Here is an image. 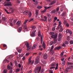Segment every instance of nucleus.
Listing matches in <instances>:
<instances>
[{
	"instance_id": "nucleus-45",
	"label": "nucleus",
	"mask_w": 73,
	"mask_h": 73,
	"mask_svg": "<svg viewBox=\"0 0 73 73\" xmlns=\"http://www.w3.org/2000/svg\"><path fill=\"white\" fill-rule=\"evenodd\" d=\"M66 26L67 27H69V24L68 23H66Z\"/></svg>"
},
{
	"instance_id": "nucleus-13",
	"label": "nucleus",
	"mask_w": 73,
	"mask_h": 73,
	"mask_svg": "<svg viewBox=\"0 0 73 73\" xmlns=\"http://www.w3.org/2000/svg\"><path fill=\"white\" fill-rule=\"evenodd\" d=\"M48 57V55L46 54H44V55H43V58L45 59H47Z\"/></svg>"
},
{
	"instance_id": "nucleus-9",
	"label": "nucleus",
	"mask_w": 73,
	"mask_h": 73,
	"mask_svg": "<svg viewBox=\"0 0 73 73\" xmlns=\"http://www.w3.org/2000/svg\"><path fill=\"white\" fill-rule=\"evenodd\" d=\"M54 48V46L52 45V46H51V49H50V51L49 52V53L50 54H53L54 53V51L53 50V49Z\"/></svg>"
},
{
	"instance_id": "nucleus-48",
	"label": "nucleus",
	"mask_w": 73,
	"mask_h": 73,
	"mask_svg": "<svg viewBox=\"0 0 73 73\" xmlns=\"http://www.w3.org/2000/svg\"><path fill=\"white\" fill-rule=\"evenodd\" d=\"M58 41L60 42L61 40V37H58Z\"/></svg>"
},
{
	"instance_id": "nucleus-33",
	"label": "nucleus",
	"mask_w": 73,
	"mask_h": 73,
	"mask_svg": "<svg viewBox=\"0 0 73 73\" xmlns=\"http://www.w3.org/2000/svg\"><path fill=\"white\" fill-rule=\"evenodd\" d=\"M19 53H21L22 52V49H19L18 51Z\"/></svg>"
},
{
	"instance_id": "nucleus-38",
	"label": "nucleus",
	"mask_w": 73,
	"mask_h": 73,
	"mask_svg": "<svg viewBox=\"0 0 73 73\" xmlns=\"http://www.w3.org/2000/svg\"><path fill=\"white\" fill-rule=\"evenodd\" d=\"M70 44H73V41L72 40L70 41Z\"/></svg>"
},
{
	"instance_id": "nucleus-30",
	"label": "nucleus",
	"mask_w": 73,
	"mask_h": 73,
	"mask_svg": "<svg viewBox=\"0 0 73 73\" xmlns=\"http://www.w3.org/2000/svg\"><path fill=\"white\" fill-rule=\"evenodd\" d=\"M63 10H64V8H63V7L62 6H61V7H60V11L61 12H62V11H63Z\"/></svg>"
},
{
	"instance_id": "nucleus-50",
	"label": "nucleus",
	"mask_w": 73,
	"mask_h": 73,
	"mask_svg": "<svg viewBox=\"0 0 73 73\" xmlns=\"http://www.w3.org/2000/svg\"><path fill=\"white\" fill-rule=\"evenodd\" d=\"M54 58L53 57H52L51 58V61H53V60H54Z\"/></svg>"
},
{
	"instance_id": "nucleus-55",
	"label": "nucleus",
	"mask_w": 73,
	"mask_h": 73,
	"mask_svg": "<svg viewBox=\"0 0 73 73\" xmlns=\"http://www.w3.org/2000/svg\"><path fill=\"white\" fill-rule=\"evenodd\" d=\"M18 65H19V68H21V66L20 64H19Z\"/></svg>"
},
{
	"instance_id": "nucleus-63",
	"label": "nucleus",
	"mask_w": 73,
	"mask_h": 73,
	"mask_svg": "<svg viewBox=\"0 0 73 73\" xmlns=\"http://www.w3.org/2000/svg\"><path fill=\"white\" fill-rule=\"evenodd\" d=\"M46 11V9H45L44 10H43V11H42V12L43 13H44Z\"/></svg>"
},
{
	"instance_id": "nucleus-47",
	"label": "nucleus",
	"mask_w": 73,
	"mask_h": 73,
	"mask_svg": "<svg viewBox=\"0 0 73 73\" xmlns=\"http://www.w3.org/2000/svg\"><path fill=\"white\" fill-rule=\"evenodd\" d=\"M56 27V26H54V27L53 28H52V31H55V27Z\"/></svg>"
},
{
	"instance_id": "nucleus-28",
	"label": "nucleus",
	"mask_w": 73,
	"mask_h": 73,
	"mask_svg": "<svg viewBox=\"0 0 73 73\" xmlns=\"http://www.w3.org/2000/svg\"><path fill=\"white\" fill-rule=\"evenodd\" d=\"M7 69H5L3 71V73H7Z\"/></svg>"
},
{
	"instance_id": "nucleus-39",
	"label": "nucleus",
	"mask_w": 73,
	"mask_h": 73,
	"mask_svg": "<svg viewBox=\"0 0 73 73\" xmlns=\"http://www.w3.org/2000/svg\"><path fill=\"white\" fill-rule=\"evenodd\" d=\"M42 45H43V47L44 48H45V43H43V44H42Z\"/></svg>"
},
{
	"instance_id": "nucleus-29",
	"label": "nucleus",
	"mask_w": 73,
	"mask_h": 73,
	"mask_svg": "<svg viewBox=\"0 0 73 73\" xmlns=\"http://www.w3.org/2000/svg\"><path fill=\"white\" fill-rule=\"evenodd\" d=\"M57 19V17H55L54 18V22H55L56 20Z\"/></svg>"
},
{
	"instance_id": "nucleus-17",
	"label": "nucleus",
	"mask_w": 73,
	"mask_h": 73,
	"mask_svg": "<svg viewBox=\"0 0 73 73\" xmlns=\"http://www.w3.org/2000/svg\"><path fill=\"white\" fill-rule=\"evenodd\" d=\"M56 10H52V11H51V14H54L56 12Z\"/></svg>"
},
{
	"instance_id": "nucleus-19",
	"label": "nucleus",
	"mask_w": 73,
	"mask_h": 73,
	"mask_svg": "<svg viewBox=\"0 0 73 73\" xmlns=\"http://www.w3.org/2000/svg\"><path fill=\"white\" fill-rule=\"evenodd\" d=\"M37 47V45L36 44H34L33 45V47L32 48V49H34Z\"/></svg>"
},
{
	"instance_id": "nucleus-24",
	"label": "nucleus",
	"mask_w": 73,
	"mask_h": 73,
	"mask_svg": "<svg viewBox=\"0 0 73 73\" xmlns=\"http://www.w3.org/2000/svg\"><path fill=\"white\" fill-rule=\"evenodd\" d=\"M43 35H41L40 37H41V42L42 43L43 42Z\"/></svg>"
},
{
	"instance_id": "nucleus-22",
	"label": "nucleus",
	"mask_w": 73,
	"mask_h": 73,
	"mask_svg": "<svg viewBox=\"0 0 73 73\" xmlns=\"http://www.w3.org/2000/svg\"><path fill=\"white\" fill-rule=\"evenodd\" d=\"M68 68H66V69H65L64 71V73H66L68 72V71H69V70H68Z\"/></svg>"
},
{
	"instance_id": "nucleus-52",
	"label": "nucleus",
	"mask_w": 73,
	"mask_h": 73,
	"mask_svg": "<svg viewBox=\"0 0 73 73\" xmlns=\"http://www.w3.org/2000/svg\"><path fill=\"white\" fill-rule=\"evenodd\" d=\"M62 46H64V47H65L66 46V45L65 44H64V43L62 45Z\"/></svg>"
},
{
	"instance_id": "nucleus-53",
	"label": "nucleus",
	"mask_w": 73,
	"mask_h": 73,
	"mask_svg": "<svg viewBox=\"0 0 73 73\" xmlns=\"http://www.w3.org/2000/svg\"><path fill=\"white\" fill-rule=\"evenodd\" d=\"M44 20H45V21H46L47 20V17H46L44 16Z\"/></svg>"
},
{
	"instance_id": "nucleus-16",
	"label": "nucleus",
	"mask_w": 73,
	"mask_h": 73,
	"mask_svg": "<svg viewBox=\"0 0 73 73\" xmlns=\"http://www.w3.org/2000/svg\"><path fill=\"white\" fill-rule=\"evenodd\" d=\"M6 62L7 63H9V61L7 60V59H5L3 61V63L4 64H5Z\"/></svg>"
},
{
	"instance_id": "nucleus-35",
	"label": "nucleus",
	"mask_w": 73,
	"mask_h": 73,
	"mask_svg": "<svg viewBox=\"0 0 73 73\" xmlns=\"http://www.w3.org/2000/svg\"><path fill=\"white\" fill-rule=\"evenodd\" d=\"M17 19H15L13 21V23L14 24H15L17 22Z\"/></svg>"
},
{
	"instance_id": "nucleus-40",
	"label": "nucleus",
	"mask_w": 73,
	"mask_h": 73,
	"mask_svg": "<svg viewBox=\"0 0 73 73\" xmlns=\"http://www.w3.org/2000/svg\"><path fill=\"white\" fill-rule=\"evenodd\" d=\"M62 35L61 33H59V35H58V38H61Z\"/></svg>"
},
{
	"instance_id": "nucleus-2",
	"label": "nucleus",
	"mask_w": 73,
	"mask_h": 73,
	"mask_svg": "<svg viewBox=\"0 0 73 73\" xmlns=\"http://www.w3.org/2000/svg\"><path fill=\"white\" fill-rule=\"evenodd\" d=\"M28 20H26L25 21H24V31H23L24 32H25L26 31H27V25H25V24H26L27 23V22L28 21Z\"/></svg>"
},
{
	"instance_id": "nucleus-61",
	"label": "nucleus",
	"mask_w": 73,
	"mask_h": 73,
	"mask_svg": "<svg viewBox=\"0 0 73 73\" xmlns=\"http://www.w3.org/2000/svg\"><path fill=\"white\" fill-rule=\"evenodd\" d=\"M64 25L65 24H66L67 23L66 21H64Z\"/></svg>"
},
{
	"instance_id": "nucleus-5",
	"label": "nucleus",
	"mask_w": 73,
	"mask_h": 73,
	"mask_svg": "<svg viewBox=\"0 0 73 73\" xmlns=\"http://www.w3.org/2000/svg\"><path fill=\"white\" fill-rule=\"evenodd\" d=\"M25 45H26V46L27 48V51H28L29 50L31 49L32 47L31 46H29V43L28 42H26L25 43Z\"/></svg>"
},
{
	"instance_id": "nucleus-36",
	"label": "nucleus",
	"mask_w": 73,
	"mask_h": 73,
	"mask_svg": "<svg viewBox=\"0 0 73 73\" xmlns=\"http://www.w3.org/2000/svg\"><path fill=\"white\" fill-rule=\"evenodd\" d=\"M65 44L66 45H68L69 44V42H68V41H66L65 42Z\"/></svg>"
},
{
	"instance_id": "nucleus-27",
	"label": "nucleus",
	"mask_w": 73,
	"mask_h": 73,
	"mask_svg": "<svg viewBox=\"0 0 73 73\" xmlns=\"http://www.w3.org/2000/svg\"><path fill=\"white\" fill-rule=\"evenodd\" d=\"M54 33H53V32H51L50 33V35H52V36L55 35H55H54Z\"/></svg>"
},
{
	"instance_id": "nucleus-20",
	"label": "nucleus",
	"mask_w": 73,
	"mask_h": 73,
	"mask_svg": "<svg viewBox=\"0 0 73 73\" xmlns=\"http://www.w3.org/2000/svg\"><path fill=\"white\" fill-rule=\"evenodd\" d=\"M22 29V28L21 27H20L18 29V32L20 33L21 32V31Z\"/></svg>"
},
{
	"instance_id": "nucleus-43",
	"label": "nucleus",
	"mask_w": 73,
	"mask_h": 73,
	"mask_svg": "<svg viewBox=\"0 0 73 73\" xmlns=\"http://www.w3.org/2000/svg\"><path fill=\"white\" fill-rule=\"evenodd\" d=\"M20 71V69L17 68V69H16V72H19Z\"/></svg>"
},
{
	"instance_id": "nucleus-18",
	"label": "nucleus",
	"mask_w": 73,
	"mask_h": 73,
	"mask_svg": "<svg viewBox=\"0 0 73 73\" xmlns=\"http://www.w3.org/2000/svg\"><path fill=\"white\" fill-rule=\"evenodd\" d=\"M21 23V21H17V23H16V25H19Z\"/></svg>"
},
{
	"instance_id": "nucleus-46",
	"label": "nucleus",
	"mask_w": 73,
	"mask_h": 73,
	"mask_svg": "<svg viewBox=\"0 0 73 73\" xmlns=\"http://www.w3.org/2000/svg\"><path fill=\"white\" fill-rule=\"evenodd\" d=\"M64 53V52L63 51L62 52V53H61V54H60V56H62L63 55V54Z\"/></svg>"
},
{
	"instance_id": "nucleus-31",
	"label": "nucleus",
	"mask_w": 73,
	"mask_h": 73,
	"mask_svg": "<svg viewBox=\"0 0 73 73\" xmlns=\"http://www.w3.org/2000/svg\"><path fill=\"white\" fill-rule=\"evenodd\" d=\"M66 14L65 13H62V16L63 17H64L65 16H66Z\"/></svg>"
},
{
	"instance_id": "nucleus-58",
	"label": "nucleus",
	"mask_w": 73,
	"mask_h": 73,
	"mask_svg": "<svg viewBox=\"0 0 73 73\" xmlns=\"http://www.w3.org/2000/svg\"><path fill=\"white\" fill-rule=\"evenodd\" d=\"M2 20L4 21H5L6 19L5 18H2Z\"/></svg>"
},
{
	"instance_id": "nucleus-34",
	"label": "nucleus",
	"mask_w": 73,
	"mask_h": 73,
	"mask_svg": "<svg viewBox=\"0 0 73 73\" xmlns=\"http://www.w3.org/2000/svg\"><path fill=\"white\" fill-rule=\"evenodd\" d=\"M53 41H52L51 42H50V46L52 45H53Z\"/></svg>"
},
{
	"instance_id": "nucleus-42",
	"label": "nucleus",
	"mask_w": 73,
	"mask_h": 73,
	"mask_svg": "<svg viewBox=\"0 0 73 73\" xmlns=\"http://www.w3.org/2000/svg\"><path fill=\"white\" fill-rule=\"evenodd\" d=\"M58 63H57L56 64V68H55V70H57L58 69Z\"/></svg>"
},
{
	"instance_id": "nucleus-37",
	"label": "nucleus",
	"mask_w": 73,
	"mask_h": 73,
	"mask_svg": "<svg viewBox=\"0 0 73 73\" xmlns=\"http://www.w3.org/2000/svg\"><path fill=\"white\" fill-rule=\"evenodd\" d=\"M41 35V33H40V31L39 30L38 31V36H40Z\"/></svg>"
},
{
	"instance_id": "nucleus-6",
	"label": "nucleus",
	"mask_w": 73,
	"mask_h": 73,
	"mask_svg": "<svg viewBox=\"0 0 73 73\" xmlns=\"http://www.w3.org/2000/svg\"><path fill=\"white\" fill-rule=\"evenodd\" d=\"M39 59L40 57L39 56H38L36 57V59L35 60V64H37L39 63Z\"/></svg>"
},
{
	"instance_id": "nucleus-23",
	"label": "nucleus",
	"mask_w": 73,
	"mask_h": 73,
	"mask_svg": "<svg viewBox=\"0 0 73 73\" xmlns=\"http://www.w3.org/2000/svg\"><path fill=\"white\" fill-rule=\"evenodd\" d=\"M62 66H64L65 65V60L64 61H62Z\"/></svg>"
},
{
	"instance_id": "nucleus-1",
	"label": "nucleus",
	"mask_w": 73,
	"mask_h": 73,
	"mask_svg": "<svg viewBox=\"0 0 73 73\" xmlns=\"http://www.w3.org/2000/svg\"><path fill=\"white\" fill-rule=\"evenodd\" d=\"M58 36V34L56 33L55 35H53L51 36V37L54 39V43H56L57 42V38Z\"/></svg>"
},
{
	"instance_id": "nucleus-21",
	"label": "nucleus",
	"mask_w": 73,
	"mask_h": 73,
	"mask_svg": "<svg viewBox=\"0 0 73 73\" xmlns=\"http://www.w3.org/2000/svg\"><path fill=\"white\" fill-rule=\"evenodd\" d=\"M30 35H31V36H35V33H32L31 32V33H30Z\"/></svg>"
},
{
	"instance_id": "nucleus-32",
	"label": "nucleus",
	"mask_w": 73,
	"mask_h": 73,
	"mask_svg": "<svg viewBox=\"0 0 73 73\" xmlns=\"http://www.w3.org/2000/svg\"><path fill=\"white\" fill-rule=\"evenodd\" d=\"M42 8V7L41 6H38L37 7V8L38 9H40Z\"/></svg>"
},
{
	"instance_id": "nucleus-7",
	"label": "nucleus",
	"mask_w": 73,
	"mask_h": 73,
	"mask_svg": "<svg viewBox=\"0 0 73 73\" xmlns=\"http://www.w3.org/2000/svg\"><path fill=\"white\" fill-rule=\"evenodd\" d=\"M12 6V3L11 2H7V4H5L4 5V6L5 7H11Z\"/></svg>"
},
{
	"instance_id": "nucleus-25",
	"label": "nucleus",
	"mask_w": 73,
	"mask_h": 73,
	"mask_svg": "<svg viewBox=\"0 0 73 73\" xmlns=\"http://www.w3.org/2000/svg\"><path fill=\"white\" fill-rule=\"evenodd\" d=\"M41 71H40V73H44V69L42 68V69H41Z\"/></svg>"
},
{
	"instance_id": "nucleus-44",
	"label": "nucleus",
	"mask_w": 73,
	"mask_h": 73,
	"mask_svg": "<svg viewBox=\"0 0 73 73\" xmlns=\"http://www.w3.org/2000/svg\"><path fill=\"white\" fill-rule=\"evenodd\" d=\"M11 66H10L8 65L7 66V69L9 70L10 69Z\"/></svg>"
},
{
	"instance_id": "nucleus-60",
	"label": "nucleus",
	"mask_w": 73,
	"mask_h": 73,
	"mask_svg": "<svg viewBox=\"0 0 73 73\" xmlns=\"http://www.w3.org/2000/svg\"><path fill=\"white\" fill-rule=\"evenodd\" d=\"M10 25H11V27H13V25L12 23H10Z\"/></svg>"
},
{
	"instance_id": "nucleus-11",
	"label": "nucleus",
	"mask_w": 73,
	"mask_h": 73,
	"mask_svg": "<svg viewBox=\"0 0 73 73\" xmlns=\"http://www.w3.org/2000/svg\"><path fill=\"white\" fill-rule=\"evenodd\" d=\"M67 64L68 66H70V65H72L73 63L72 62H67Z\"/></svg>"
},
{
	"instance_id": "nucleus-54",
	"label": "nucleus",
	"mask_w": 73,
	"mask_h": 73,
	"mask_svg": "<svg viewBox=\"0 0 73 73\" xmlns=\"http://www.w3.org/2000/svg\"><path fill=\"white\" fill-rule=\"evenodd\" d=\"M64 58L63 57L61 58V60L62 62L63 61H64L63 60H64Z\"/></svg>"
},
{
	"instance_id": "nucleus-14",
	"label": "nucleus",
	"mask_w": 73,
	"mask_h": 73,
	"mask_svg": "<svg viewBox=\"0 0 73 73\" xmlns=\"http://www.w3.org/2000/svg\"><path fill=\"white\" fill-rule=\"evenodd\" d=\"M56 2V0H54L51 1V3H50L51 5H52L53 4H54Z\"/></svg>"
},
{
	"instance_id": "nucleus-10",
	"label": "nucleus",
	"mask_w": 73,
	"mask_h": 73,
	"mask_svg": "<svg viewBox=\"0 0 73 73\" xmlns=\"http://www.w3.org/2000/svg\"><path fill=\"white\" fill-rule=\"evenodd\" d=\"M66 32L67 33H69L70 35H72V32L68 29L66 30Z\"/></svg>"
},
{
	"instance_id": "nucleus-62",
	"label": "nucleus",
	"mask_w": 73,
	"mask_h": 73,
	"mask_svg": "<svg viewBox=\"0 0 73 73\" xmlns=\"http://www.w3.org/2000/svg\"><path fill=\"white\" fill-rule=\"evenodd\" d=\"M59 10V7H58V8H56V11L57 12H58V11Z\"/></svg>"
},
{
	"instance_id": "nucleus-56",
	"label": "nucleus",
	"mask_w": 73,
	"mask_h": 73,
	"mask_svg": "<svg viewBox=\"0 0 73 73\" xmlns=\"http://www.w3.org/2000/svg\"><path fill=\"white\" fill-rule=\"evenodd\" d=\"M55 67H51V68H50V69H54L55 68Z\"/></svg>"
},
{
	"instance_id": "nucleus-4",
	"label": "nucleus",
	"mask_w": 73,
	"mask_h": 73,
	"mask_svg": "<svg viewBox=\"0 0 73 73\" xmlns=\"http://www.w3.org/2000/svg\"><path fill=\"white\" fill-rule=\"evenodd\" d=\"M23 14L24 15H27L28 14L29 17V18H30L32 16V13L31 12H28V11H25L23 12Z\"/></svg>"
},
{
	"instance_id": "nucleus-12",
	"label": "nucleus",
	"mask_w": 73,
	"mask_h": 73,
	"mask_svg": "<svg viewBox=\"0 0 73 73\" xmlns=\"http://www.w3.org/2000/svg\"><path fill=\"white\" fill-rule=\"evenodd\" d=\"M67 68L69 70H71L73 69V65L70 66L68 68Z\"/></svg>"
},
{
	"instance_id": "nucleus-26",
	"label": "nucleus",
	"mask_w": 73,
	"mask_h": 73,
	"mask_svg": "<svg viewBox=\"0 0 73 73\" xmlns=\"http://www.w3.org/2000/svg\"><path fill=\"white\" fill-rule=\"evenodd\" d=\"M49 22H51L52 21V18L51 17H49L48 18V19Z\"/></svg>"
},
{
	"instance_id": "nucleus-15",
	"label": "nucleus",
	"mask_w": 73,
	"mask_h": 73,
	"mask_svg": "<svg viewBox=\"0 0 73 73\" xmlns=\"http://www.w3.org/2000/svg\"><path fill=\"white\" fill-rule=\"evenodd\" d=\"M61 47L60 46H59L56 48H55L54 49V50H59L61 49Z\"/></svg>"
},
{
	"instance_id": "nucleus-64",
	"label": "nucleus",
	"mask_w": 73,
	"mask_h": 73,
	"mask_svg": "<svg viewBox=\"0 0 73 73\" xmlns=\"http://www.w3.org/2000/svg\"><path fill=\"white\" fill-rule=\"evenodd\" d=\"M49 73H53V72L51 70L49 71Z\"/></svg>"
},
{
	"instance_id": "nucleus-51",
	"label": "nucleus",
	"mask_w": 73,
	"mask_h": 73,
	"mask_svg": "<svg viewBox=\"0 0 73 73\" xmlns=\"http://www.w3.org/2000/svg\"><path fill=\"white\" fill-rule=\"evenodd\" d=\"M51 66H56V64H51Z\"/></svg>"
},
{
	"instance_id": "nucleus-8",
	"label": "nucleus",
	"mask_w": 73,
	"mask_h": 73,
	"mask_svg": "<svg viewBox=\"0 0 73 73\" xmlns=\"http://www.w3.org/2000/svg\"><path fill=\"white\" fill-rule=\"evenodd\" d=\"M32 57H30L29 59V64H31V65H33V64L34 63V61H33L32 62V60H31V59Z\"/></svg>"
},
{
	"instance_id": "nucleus-3",
	"label": "nucleus",
	"mask_w": 73,
	"mask_h": 73,
	"mask_svg": "<svg viewBox=\"0 0 73 73\" xmlns=\"http://www.w3.org/2000/svg\"><path fill=\"white\" fill-rule=\"evenodd\" d=\"M41 69V66H40V67H37L36 69H35V73H39Z\"/></svg>"
},
{
	"instance_id": "nucleus-49",
	"label": "nucleus",
	"mask_w": 73,
	"mask_h": 73,
	"mask_svg": "<svg viewBox=\"0 0 73 73\" xmlns=\"http://www.w3.org/2000/svg\"><path fill=\"white\" fill-rule=\"evenodd\" d=\"M21 1L19 0H17V3L18 4H20Z\"/></svg>"
},
{
	"instance_id": "nucleus-41",
	"label": "nucleus",
	"mask_w": 73,
	"mask_h": 73,
	"mask_svg": "<svg viewBox=\"0 0 73 73\" xmlns=\"http://www.w3.org/2000/svg\"><path fill=\"white\" fill-rule=\"evenodd\" d=\"M38 10L36 11V12L35 13V14H36V15H38Z\"/></svg>"
},
{
	"instance_id": "nucleus-57",
	"label": "nucleus",
	"mask_w": 73,
	"mask_h": 73,
	"mask_svg": "<svg viewBox=\"0 0 73 73\" xmlns=\"http://www.w3.org/2000/svg\"><path fill=\"white\" fill-rule=\"evenodd\" d=\"M36 32V30H34L32 31V33H35Z\"/></svg>"
},
{
	"instance_id": "nucleus-59",
	"label": "nucleus",
	"mask_w": 73,
	"mask_h": 73,
	"mask_svg": "<svg viewBox=\"0 0 73 73\" xmlns=\"http://www.w3.org/2000/svg\"><path fill=\"white\" fill-rule=\"evenodd\" d=\"M2 18H5V15L4 14H3L2 15Z\"/></svg>"
}]
</instances>
